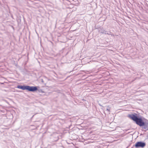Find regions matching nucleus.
<instances>
[{
  "label": "nucleus",
  "mask_w": 148,
  "mask_h": 148,
  "mask_svg": "<svg viewBox=\"0 0 148 148\" xmlns=\"http://www.w3.org/2000/svg\"><path fill=\"white\" fill-rule=\"evenodd\" d=\"M27 90L29 91L34 92L38 90V87L27 86Z\"/></svg>",
  "instance_id": "obj_3"
},
{
  "label": "nucleus",
  "mask_w": 148,
  "mask_h": 148,
  "mask_svg": "<svg viewBox=\"0 0 148 148\" xmlns=\"http://www.w3.org/2000/svg\"><path fill=\"white\" fill-rule=\"evenodd\" d=\"M41 81L42 83H44V81L42 79H41Z\"/></svg>",
  "instance_id": "obj_8"
},
{
  "label": "nucleus",
  "mask_w": 148,
  "mask_h": 148,
  "mask_svg": "<svg viewBox=\"0 0 148 148\" xmlns=\"http://www.w3.org/2000/svg\"><path fill=\"white\" fill-rule=\"evenodd\" d=\"M107 34H108V35H110L112 36H114V35L113 34H112V33L111 32H109V33H107Z\"/></svg>",
  "instance_id": "obj_6"
},
{
  "label": "nucleus",
  "mask_w": 148,
  "mask_h": 148,
  "mask_svg": "<svg viewBox=\"0 0 148 148\" xmlns=\"http://www.w3.org/2000/svg\"><path fill=\"white\" fill-rule=\"evenodd\" d=\"M58 138H57V139L56 140H55V141H57L58 140Z\"/></svg>",
  "instance_id": "obj_11"
},
{
  "label": "nucleus",
  "mask_w": 148,
  "mask_h": 148,
  "mask_svg": "<svg viewBox=\"0 0 148 148\" xmlns=\"http://www.w3.org/2000/svg\"><path fill=\"white\" fill-rule=\"evenodd\" d=\"M106 110L108 111L109 112H110V109L107 108L106 109Z\"/></svg>",
  "instance_id": "obj_9"
},
{
  "label": "nucleus",
  "mask_w": 148,
  "mask_h": 148,
  "mask_svg": "<svg viewBox=\"0 0 148 148\" xmlns=\"http://www.w3.org/2000/svg\"><path fill=\"white\" fill-rule=\"evenodd\" d=\"M98 30L99 32L100 33L103 34L105 32V30L103 28H98Z\"/></svg>",
  "instance_id": "obj_5"
},
{
  "label": "nucleus",
  "mask_w": 148,
  "mask_h": 148,
  "mask_svg": "<svg viewBox=\"0 0 148 148\" xmlns=\"http://www.w3.org/2000/svg\"><path fill=\"white\" fill-rule=\"evenodd\" d=\"M146 144L145 142L142 141H138L136 143L135 145L131 148L135 147V148H143L145 146Z\"/></svg>",
  "instance_id": "obj_2"
},
{
  "label": "nucleus",
  "mask_w": 148,
  "mask_h": 148,
  "mask_svg": "<svg viewBox=\"0 0 148 148\" xmlns=\"http://www.w3.org/2000/svg\"><path fill=\"white\" fill-rule=\"evenodd\" d=\"M105 32H104L105 33H104V34H107V33H108L107 32V31H105Z\"/></svg>",
  "instance_id": "obj_10"
},
{
  "label": "nucleus",
  "mask_w": 148,
  "mask_h": 148,
  "mask_svg": "<svg viewBox=\"0 0 148 148\" xmlns=\"http://www.w3.org/2000/svg\"><path fill=\"white\" fill-rule=\"evenodd\" d=\"M27 86L19 85L17 86V88L21 89L23 90H27Z\"/></svg>",
  "instance_id": "obj_4"
},
{
  "label": "nucleus",
  "mask_w": 148,
  "mask_h": 148,
  "mask_svg": "<svg viewBox=\"0 0 148 148\" xmlns=\"http://www.w3.org/2000/svg\"><path fill=\"white\" fill-rule=\"evenodd\" d=\"M127 117L134 121L137 125L141 127L142 129L145 130V132L148 130V121L147 122L144 121L141 116H138L137 114L134 113L128 114Z\"/></svg>",
  "instance_id": "obj_1"
},
{
  "label": "nucleus",
  "mask_w": 148,
  "mask_h": 148,
  "mask_svg": "<svg viewBox=\"0 0 148 148\" xmlns=\"http://www.w3.org/2000/svg\"><path fill=\"white\" fill-rule=\"evenodd\" d=\"M38 90L39 92H44L42 91V90L41 89Z\"/></svg>",
  "instance_id": "obj_7"
}]
</instances>
